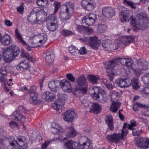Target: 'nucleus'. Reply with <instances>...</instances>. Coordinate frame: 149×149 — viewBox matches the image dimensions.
<instances>
[{
    "mask_svg": "<svg viewBox=\"0 0 149 149\" xmlns=\"http://www.w3.org/2000/svg\"><path fill=\"white\" fill-rule=\"evenodd\" d=\"M75 113L73 111H67L63 114V119L68 122H72L74 117Z\"/></svg>",
    "mask_w": 149,
    "mask_h": 149,
    "instance_id": "16",
    "label": "nucleus"
},
{
    "mask_svg": "<svg viewBox=\"0 0 149 149\" xmlns=\"http://www.w3.org/2000/svg\"><path fill=\"white\" fill-rule=\"evenodd\" d=\"M105 121L110 131H113L114 129V126L112 116L111 115L106 116L105 118Z\"/></svg>",
    "mask_w": 149,
    "mask_h": 149,
    "instance_id": "23",
    "label": "nucleus"
},
{
    "mask_svg": "<svg viewBox=\"0 0 149 149\" xmlns=\"http://www.w3.org/2000/svg\"><path fill=\"white\" fill-rule=\"evenodd\" d=\"M61 33L63 36H67L72 35L74 32L68 30L63 29L61 31Z\"/></svg>",
    "mask_w": 149,
    "mask_h": 149,
    "instance_id": "45",
    "label": "nucleus"
},
{
    "mask_svg": "<svg viewBox=\"0 0 149 149\" xmlns=\"http://www.w3.org/2000/svg\"><path fill=\"white\" fill-rule=\"evenodd\" d=\"M54 13H56L58 10L61 5V3L60 2L55 1L54 3Z\"/></svg>",
    "mask_w": 149,
    "mask_h": 149,
    "instance_id": "55",
    "label": "nucleus"
},
{
    "mask_svg": "<svg viewBox=\"0 0 149 149\" xmlns=\"http://www.w3.org/2000/svg\"><path fill=\"white\" fill-rule=\"evenodd\" d=\"M68 129L69 131L66 134L67 137L68 138H73L77 135L78 132L74 128L70 127Z\"/></svg>",
    "mask_w": 149,
    "mask_h": 149,
    "instance_id": "32",
    "label": "nucleus"
},
{
    "mask_svg": "<svg viewBox=\"0 0 149 149\" xmlns=\"http://www.w3.org/2000/svg\"><path fill=\"white\" fill-rule=\"evenodd\" d=\"M24 3L23 2H22L21 5L17 7V11L20 14H23L24 10Z\"/></svg>",
    "mask_w": 149,
    "mask_h": 149,
    "instance_id": "53",
    "label": "nucleus"
},
{
    "mask_svg": "<svg viewBox=\"0 0 149 149\" xmlns=\"http://www.w3.org/2000/svg\"><path fill=\"white\" fill-rule=\"evenodd\" d=\"M81 4L84 9L88 11L93 10L95 7V3L91 0H82Z\"/></svg>",
    "mask_w": 149,
    "mask_h": 149,
    "instance_id": "11",
    "label": "nucleus"
},
{
    "mask_svg": "<svg viewBox=\"0 0 149 149\" xmlns=\"http://www.w3.org/2000/svg\"><path fill=\"white\" fill-rule=\"evenodd\" d=\"M102 45L104 49L107 51L111 50V48L113 46L112 44H110L107 42L103 43Z\"/></svg>",
    "mask_w": 149,
    "mask_h": 149,
    "instance_id": "46",
    "label": "nucleus"
},
{
    "mask_svg": "<svg viewBox=\"0 0 149 149\" xmlns=\"http://www.w3.org/2000/svg\"><path fill=\"white\" fill-rule=\"evenodd\" d=\"M15 33V36L17 41L24 46H27V43L23 40L22 35L19 32L17 29H16Z\"/></svg>",
    "mask_w": 149,
    "mask_h": 149,
    "instance_id": "27",
    "label": "nucleus"
},
{
    "mask_svg": "<svg viewBox=\"0 0 149 149\" xmlns=\"http://www.w3.org/2000/svg\"><path fill=\"white\" fill-rule=\"evenodd\" d=\"M37 3L39 6H46L49 4L47 0H38Z\"/></svg>",
    "mask_w": 149,
    "mask_h": 149,
    "instance_id": "47",
    "label": "nucleus"
},
{
    "mask_svg": "<svg viewBox=\"0 0 149 149\" xmlns=\"http://www.w3.org/2000/svg\"><path fill=\"white\" fill-rule=\"evenodd\" d=\"M136 63L138 68L141 70H147L148 66V63L143 59H140L137 60Z\"/></svg>",
    "mask_w": 149,
    "mask_h": 149,
    "instance_id": "25",
    "label": "nucleus"
},
{
    "mask_svg": "<svg viewBox=\"0 0 149 149\" xmlns=\"http://www.w3.org/2000/svg\"><path fill=\"white\" fill-rule=\"evenodd\" d=\"M29 94V101L31 103L38 104L41 103V101L38 99V95L36 93H33Z\"/></svg>",
    "mask_w": 149,
    "mask_h": 149,
    "instance_id": "26",
    "label": "nucleus"
},
{
    "mask_svg": "<svg viewBox=\"0 0 149 149\" xmlns=\"http://www.w3.org/2000/svg\"><path fill=\"white\" fill-rule=\"evenodd\" d=\"M88 42L89 46L93 49H97L101 42L100 40H98L96 36L90 37L88 38Z\"/></svg>",
    "mask_w": 149,
    "mask_h": 149,
    "instance_id": "12",
    "label": "nucleus"
},
{
    "mask_svg": "<svg viewBox=\"0 0 149 149\" xmlns=\"http://www.w3.org/2000/svg\"><path fill=\"white\" fill-rule=\"evenodd\" d=\"M86 27L82 25H79L77 27V31L80 32H84L86 30Z\"/></svg>",
    "mask_w": 149,
    "mask_h": 149,
    "instance_id": "60",
    "label": "nucleus"
},
{
    "mask_svg": "<svg viewBox=\"0 0 149 149\" xmlns=\"http://www.w3.org/2000/svg\"><path fill=\"white\" fill-rule=\"evenodd\" d=\"M36 10V8H34L29 15L27 20L29 22H33L34 24L37 23V21H36V20L38 11Z\"/></svg>",
    "mask_w": 149,
    "mask_h": 149,
    "instance_id": "24",
    "label": "nucleus"
},
{
    "mask_svg": "<svg viewBox=\"0 0 149 149\" xmlns=\"http://www.w3.org/2000/svg\"><path fill=\"white\" fill-rule=\"evenodd\" d=\"M93 148V143L89 139L86 142H83L81 146V149H92Z\"/></svg>",
    "mask_w": 149,
    "mask_h": 149,
    "instance_id": "33",
    "label": "nucleus"
},
{
    "mask_svg": "<svg viewBox=\"0 0 149 149\" xmlns=\"http://www.w3.org/2000/svg\"><path fill=\"white\" fill-rule=\"evenodd\" d=\"M36 87L35 85L32 86L29 90L28 92L29 94H31L33 93H36Z\"/></svg>",
    "mask_w": 149,
    "mask_h": 149,
    "instance_id": "62",
    "label": "nucleus"
},
{
    "mask_svg": "<svg viewBox=\"0 0 149 149\" xmlns=\"http://www.w3.org/2000/svg\"><path fill=\"white\" fill-rule=\"evenodd\" d=\"M61 142H64L63 147L67 149H75L77 146V143L73 142L72 140L68 141L66 137L60 140Z\"/></svg>",
    "mask_w": 149,
    "mask_h": 149,
    "instance_id": "14",
    "label": "nucleus"
},
{
    "mask_svg": "<svg viewBox=\"0 0 149 149\" xmlns=\"http://www.w3.org/2000/svg\"><path fill=\"white\" fill-rule=\"evenodd\" d=\"M101 80L102 83L108 89L111 90L113 88V86L111 81H112L110 80V81L106 79H102Z\"/></svg>",
    "mask_w": 149,
    "mask_h": 149,
    "instance_id": "38",
    "label": "nucleus"
},
{
    "mask_svg": "<svg viewBox=\"0 0 149 149\" xmlns=\"http://www.w3.org/2000/svg\"><path fill=\"white\" fill-rule=\"evenodd\" d=\"M99 78L100 77L98 75L91 74L88 75L87 77L88 81L93 84L97 83V81Z\"/></svg>",
    "mask_w": 149,
    "mask_h": 149,
    "instance_id": "35",
    "label": "nucleus"
},
{
    "mask_svg": "<svg viewBox=\"0 0 149 149\" xmlns=\"http://www.w3.org/2000/svg\"><path fill=\"white\" fill-rule=\"evenodd\" d=\"M11 139L14 140L16 143L19 145V147L17 149H27L28 144L26 141V139L25 136H19L17 137V140H15L13 136L10 137Z\"/></svg>",
    "mask_w": 149,
    "mask_h": 149,
    "instance_id": "8",
    "label": "nucleus"
},
{
    "mask_svg": "<svg viewBox=\"0 0 149 149\" xmlns=\"http://www.w3.org/2000/svg\"><path fill=\"white\" fill-rule=\"evenodd\" d=\"M141 70L139 68H138L134 69H133V70L134 74L138 77H139L143 73V72L142 71V70Z\"/></svg>",
    "mask_w": 149,
    "mask_h": 149,
    "instance_id": "50",
    "label": "nucleus"
},
{
    "mask_svg": "<svg viewBox=\"0 0 149 149\" xmlns=\"http://www.w3.org/2000/svg\"><path fill=\"white\" fill-rule=\"evenodd\" d=\"M132 85L134 89L136 90L140 88V86L138 83V80L134 79L133 81L132 80Z\"/></svg>",
    "mask_w": 149,
    "mask_h": 149,
    "instance_id": "43",
    "label": "nucleus"
},
{
    "mask_svg": "<svg viewBox=\"0 0 149 149\" xmlns=\"http://www.w3.org/2000/svg\"><path fill=\"white\" fill-rule=\"evenodd\" d=\"M127 38L129 41L130 43H131L134 41L135 38L134 36H126Z\"/></svg>",
    "mask_w": 149,
    "mask_h": 149,
    "instance_id": "63",
    "label": "nucleus"
},
{
    "mask_svg": "<svg viewBox=\"0 0 149 149\" xmlns=\"http://www.w3.org/2000/svg\"><path fill=\"white\" fill-rule=\"evenodd\" d=\"M59 84V81L52 80L49 83L48 87L52 91L55 92L58 88Z\"/></svg>",
    "mask_w": 149,
    "mask_h": 149,
    "instance_id": "28",
    "label": "nucleus"
},
{
    "mask_svg": "<svg viewBox=\"0 0 149 149\" xmlns=\"http://www.w3.org/2000/svg\"><path fill=\"white\" fill-rule=\"evenodd\" d=\"M124 59H127L125 58L120 57L115 58L112 60L107 61L104 64V68L107 70L106 74L111 81H112L116 75V70L115 69L116 66L120 63L125 65V62Z\"/></svg>",
    "mask_w": 149,
    "mask_h": 149,
    "instance_id": "1",
    "label": "nucleus"
},
{
    "mask_svg": "<svg viewBox=\"0 0 149 149\" xmlns=\"http://www.w3.org/2000/svg\"><path fill=\"white\" fill-rule=\"evenodd\" d=\"M135 22L133 19L130 21V24L132 26L133 31H137L139 29L144 30L149 27V23L146 20L141 21L139 23H135Z\"/></svg>",
    "mask_w": 149,
    "mask_h": 149,
    "instance_id": "5",
    "label": "nucleus"
},
{
    "mask_svg": "<svg viewBox=\"0 0 149 149\" xmlns=\"http://www.w3.org/2000/svg\"><path fill=\"white\" fill-rule=\"evenodd\" d=\"M128 124L127 123H125L123 125V129L122 130V133L121 134V139H123V136H126L128 133L127 128Z\"/></svg>",
    "mask_w": 149,
    "mask_h": 149,
    "instance_id": "41",
    "label": "nucleus"
},
{
    "mask_svg": "<svg viewBox=\"0 0 149 149\" xmlns=\"http://www.w3.org/2000/svg\"><path fill=\"white\" fill-rule=\"evenodd\" d=\"M120 105L121 103L120 102L113 101L110 107V111L113 112H116L120 108Z\"/></svg>",
    "mask_w": 149,
    "mask_h": 149,
    "instance_id": "31",
    "label": "nucleus"
},
{
    "mask_svg": "<svg viewBox=\"0 0 149 149\" xmlns=\"http://www.w3.org/2000/svg\"><path fill=\"white\" fill-rule=\"evenodd\" d=\"M54 12L53 14H50L47 17V20L52 22H57V18Z\"/></svg>",
    "mask_w": 149,
    "mask_h": 149,
    "instance_id": "44",
    "label": "nucleus"
},
{
    "mask_svg": "<svg viewBox=\"0 0 149 149\" xmlns=\"http://www.w3.org/2000/svg\"><path fill=\"white\" fill-rule=\"evenodd\" d=\"M94 93L92 95V97L94 100H100L99 94H101L103 98V102H105L108 99V96L105 90L101 87L94 86L93 87Z\"/></svg>",
    "mask_w": 149,
    "mask_h": 149,
    "instance_id": "4",
    "label": "nucleus"
},
{
    "mask_svg": "<svg viewBox=\"0 0 149 149\" xmlns=\"http://www.w3.org/2000/svg\"><path fill=\"white\" fill-rule=\"evenodd\" d=\"M31 65L28 60L25 59L21 61L17 66V70L19 71L22 72L26 75L30 68Z\"/></svg>",
    "mask_w": 149,
    "mask_h": 149,
    "instance_id": "6",
    "label": "nucleus"
},
{
    "mask_svg": "<svg viewBox=\"0 0 149 149\" xmlns=\"http://www.w3.org/2000/svg\"><path fill=\"white\" fill-rule=\"evenodd\" d=\"M120 19L121 22H125L127 21H129L133 18L132 16L130 15V11L128 10H123L120 12L119 13Z\"/></svg>",
    "mask_w": 149,
    "mask_h": 149,
    "instance_id": "13",
    "label": "nucleus"
},
{
    "mask_svg": "<svg viewBox=\"0 0 149 149\" xmlns=\"http://www.w3.org/2000/svg\"><path fill=\"white\" fill-rule=\"evenodd\" d=\"M77 51L81 55L85 54H86L87 51L84 47H81L79 50L78 49Z\"/></svg>",
    "mask_w": 149,
    "mask_h": 149,
    "instance_id": "59",
    "label": "nucleus"
},
{
    "mask_svg": "<svg viewBox=\"0 0 149 149\" xmlns=\"http://www.w3.org/2000/svg\"><path fill=\"white\" fill-rule=\"evenodd\" d=\"M68 50L70 53L72 55H75L77 54L76 51H77L78 49L73 45H71L68 48Z\"/></svg>",
    "mask_w": 149,
    "mask_h": 149,
    "instance_id": "48",
    "label": "nucleus"
},
{
    "mask_svg": "<svg viewBox=\"0 0 149 149\" xmlns=\"http://www.w3.org/2000/svg\"><path fill=\"white\" fill-rule=\"evenodd\" d=\"M120 137L121 135L120 134L115 133L112 134L107 135L106 138L111 143H118L119 142Z\"/></svg>",
    "mask_w": 149,
    "mask_h": 149,
    "instance_id": "20",
    "label": "nucleus"
},
{
    "mask_svg": "<svg viewBox=\"0 0 149 149\" xmlns=\"http://www.w3.org/2000/svg\"><path fill=\"white\" fill-rule=\"evenodd\" d=\"M97 17L95 14H90L82 18V22L88 26L92 25L96 21Z\"/></svg>",
    "mask_w": 149,
    "mask_h": 149,
    "instance_id": "10",
    "label": "nucleus"
},
{
    "mask_svg": "<svg viewBox=\"0 0 149 149\" xmlns=\"http://www.w3.org/2000/svg\"><path fill=\"white\" fill-rule=\"evenodd\" d=\"M110 95L111 96V100L113 102L114 100H117L120 96V93L114 90H111L110 91Z\"/></svg>",
    "mask_w": 149,
    "mask_h": 149,
    "instance_id": "37",
    "label": "nucleus"
},
{
    "mask_svg": "<svg viewBox=\"0 0 149 149\" xmlns=\"http://www.w3.org/2000/svg\"><path fill=\"white\" fill-rule=\"evenodd\" d=\"M11 116L13 119L17 120L19 123H24L25 121V117L19 114L18 111H15L12 115Z\"/></svg>",
    "mask_w": 149,
    "mask_h": 149,
    "instance_id": "22",
    "label": "nucleus"
},
{
    "mask_svg": "<svg viewBox=\"0 0 149 149\" xmlns=\"http://www.w3.org/2000/svg\"><path fill=\"white\" fill-rule=\"evenodd\" d=\"M121 39L122 40L123 44L124 46H127L130 44L129 40H128L126 36L123 37Z\"/></svg>",
    "mask_w": 149,
    "mask_h": 149,
    "instance_id": "54",
    "label": "nucleus"
},
{
    "mask_svg": "<svg viewBox=\"0 0 149 149\" xmlns=\"http://www.w3.org/2000/svg\"><path fill=\"white\" fill-rule=\"evenodd\" d=\"M102 109L101 105L97 103H93L89 108V111L97 115L100 113Z\"/></svg>",
    "mask_w": 149,
    "mask_h": 149,
    "instance_id": "19",
    "label": "nucleus"
},
{
    "mask_svg": "<svg viewBox=\"0 0 149 149\" xmlns=\"http://www.w3.org/2000/svg\"><path fill=\"white\" fill-rule=\"evenodd\" d=\"M115 11L110 7H107L103 8L102 13L103 15L107 18H111L115 15Z\"/></svg>",
    "mask_w": 149,
    "mask_h": 149,
    "instance_id": "18",
    "label": "nucleus"
},
{
    "mask_svg": "<svg viewBox=\"0 0 149 149\" xmlns=\"http://www.w3.org/2000/svg\"><path fill=\"white\" fill-rule=\"evenodd\" d=\"M107 30L105 25L101 24L99 25L97 30L100 33H102Z\"/></svg>",
    "mask_w": 149,
    "mask_h": 149,
    "instance_id": "49",
    "label": "nucleus"
},
{
    "mask_svg": "<svg viewBox=\"0 0 149 149\" xmlns=\"http://www.w3.org/2000/svg\"><path fill=\"white\" fill-rule=\"evenodd\" d=\"M67 78L70 81L74 82L75 80V77L71 73H68L66 74Z\"/></svg>",
    "mask_w": 149,
    "mask_h": 149,
    "instance_id": "56",
    "label": "nucleus"
},
{
    "mask_svg": "<svg viewBox=\"0 0 149 149\" xmlns=\"http://www.w3.org/2000/svg\"><path fill=\"white\" fill-rule=\"evenodd\" d=\"M137 18L136 20L134 18H132L130 21H131L132 19L135 21V23H139L140 22H141L143 20H146L147 18L146 14L144 12H141L138 15H137Z\"/></svg>",
    "mask_w": 149,
    "mask_h": 149,
    "instance_id": "29",
    "label": "nucleus"
},
{
    "mask_svg": "<svg viewBox=\"0 0 149 149\" xmlns=\"http://www.w3.org/2000/svg\"><path fill=\"white\" fill-rule=\"evenodd\" d=\"M115 46L116 47L117 49L118 48H122L125 46L123 44L122 39L120 40H118L116 41L115 44Z\"/></svg>",
    "mask_w": 149,
    "mask_h": 149,
    "instance_id": "51",
    "label": "nucleus"
},
{
    "mask_svg": "<svg viewBox=\"0 0 149 149\" xmlns=\"http://www.w3.org/2000/svg\"><path fill=\"white\" fill-rule=\"evenodd\" d=\"M123 3L125 5L130 6L133 8H135L134 6L133 3L127 0H124Z\"/></svg>",
    "mask_w": 149,
    "mask_h": 149,
    "instance_id": "61",
    "label": "nucleus"
},
{
    "mask_svg": "<svg viewBox=\"0 0 149 149\" xmlns=\"http://www.w3.org/2000/svg\"><path fill=\"white\" fill-rule=\"evenodd\" d=\"M54 58V55L53 53L49 52L46 53L45 60L46 62L49 63H51L53 61Z\"/></svg>",
    "mask_w": 149,
    "mask_h": 149,
    "instance_id": "36",
    "label": "nucleus"
},
{
    "mask_svg": "<svg viewBox=\"0 0 149 149\" xmlns=\"http://www.w3.org/2000/svg\"><path fill=\"white\" fill-rule=\"evenodd\" d=\"M136 145L140 148L147 149L149 148V139L141 138L138 139Z\"/></svg>",
    "mask_w": 149,
    "mask_h": 149,
    "instance_id": "15",
    "label": "nucleus"
},
{
    "mask_svg": "<svg viewBox=\"0 0 149 149\" xmlns=\"http://www.w3.org/2000/svg\"><path fill=\"white\" fill-rule=\"evenodd\" d=\"M125 62V65L127 66L129 68L131 67L132 65V60L130 59H124Z\"/></svg>",
    "mask_w": 149,
    "mask_h": 149,
    "instance_id": "57",
    "label": "nucleus"
},
{
    "mask_svg": "<svg viewBox=\"0 0 149 149\" xmlns=\"http://www.w3.org/2000/svg\"><path fill=\"white\" fill-rule=\"evenodd\" d=\"M11 38L9 35L6 34L2 36V38L1 42V44L4 45H8L10 43Z\"/></svg>",
    "mask_w": 149,
    "mask_h": 149,
    "instance_id": "30",
    "label": "nucleus"
},
{
    "mask_svg": "<svg viewBox=\"0 0 149 149\" xmlns=\"http://www.w3.org/2000/svg\"><path fill=\"white\" fill-rule=\"evenodd\" d=\"M56 97V95L53 93L48 91L44 92L42 96V98L47 102L54 101Z\"/></svg>",
    "mask_w": 149,
    "mask_h": 149,
    "instance_id": "21",
    "label": "nucleus"
},
{
    "mask_svg": "<svg viewBox=\"0 0 149 149\" xmlns=\"http://www.w3.org/2000/svg\"><path fill=\"white\" fill-rule=\"evenodd\" d=\"M64 104L63 103L61 105L59 102L58 103H55L53 106L54 109L56 110L59 113H61L64 109Z\"/></svg>",
    "mask_w": 149,
    "mask_h": 149,
    "instance_id": "40",
    "label": "nucleus"
},
{
    "mask_svg": "<svg viewBox=\"0 0 149 149\" xmlns=\"http://www.w3.org/2000/svg\"><path fill=\"white\" fill-rule=\"evenodd\" d=\"M58 25L57 22H49L47 24V27L49 31H54L58 28Z\"/></svg>",
    "mask_w": 149,
    "mask_h": 149,
    "instance_id": "34",
    "label": "nucleus"
},
{
    "mask_svg": "<svg viewBox=\"0 0 149 149\" xmlns=\"http://www.w3.org/2000/svg\"><path fill=\"white\" fill-rule=\"evenodd\" d=\"M31 44H32L33 43V44L35 45L33 46H32L33 47H37L39 46L40 45H38L39 43H40V44H43L45 43H43V40L42 39L39 40L38 41L36 42H31Z\"/></svg>",
    "mask_w": 149,
    "mask_h": 149,
    "instance_id": "58",
    "label": "nucleus"
},
{
    "mask_svg": "<svg viewBox=\"0 0 149 149\" xmlns=\"http://www.w3.org/2000/svg\"><path fill=\"white\" fill-rule=\"evenodd\" d=\"M139 91L141 93H142L143 94L144 93L146 94H149V87H144L143 88H141Z\"/></svg>",
    "mask_w": 149,
    "mask_h": 149,
    "instance_id": "52",
    "label": "nucleus"
},
{
    "mask_svg": "<svg viewBox=\"0 0 149 149\" xmlns=\"http://www.w3.org/2000/svg\"><path fill=\"white\" fill-rule=\"evenodd\" d=\"M20 52L19 48L14 45L9 47L3 51V56L4 61L6 62H10L17 56Z\"/></svg>",
    "mask_w": 149,
    "mask_h": 149,
    "instance_id": "3",
    "label": "nucleus"
},
{
    "mask_svg": "<svg viewBox=\"0 0 149 149\" xmlns=\"http://www.w3.org/2000/svg\"><path fill=\"white\" fill-rule=\"evenodd\" d=\"M142 79L145 84L149 86V73H145L142 77Z\"/></svg>",
    "mask_w": 149,
    "mask_h": 149,
    "instance_id": "42",
    "label": "nucleus"
},
{
    "mask_svg": "<svg viewBox=\"0 0 149 149\" xmlns=\"http://www.w3.org/2000/svg\"><path fill=\"white\" fill-rule=\"evenodd\" d=\"M74 8V4L70 2H67L61 8L59 17L61 20L65 21L71 17Z\"/></svg>",
    "mask_w": 149,
    "mask_h": 149,
    "instance_id": "2",
    "label": "nucleus"
},
{
    "mask_svg": "<svg viewBox=\"0 0 149 149\" xmlns=\"http://www.w3.org/2000/svg\"><path fill=\"white\" fill-rule=\"evenodd\" d=\"M60 85L63 91L66 92L71 91L72 87L69 81L65 80H62L60 83Z\"/></svg>",
    "mask_w": 149,
    "mask_h": 149,
    "instance_id": "17",
    "label": "nucleus"
},
{
    "mask_svg": "<svg viewBox=\"0 0 149 149\" xmlns=\"http://www.w3.org/2000/svg\"><path fill=\"white\" fill-rule=\"evenodd\" d=\"M132 83V79L129 78H118L115 81V83L117 86L120 88L128 87Z\"/></svg>",
    "mask_w": 149,
    "mask_h": 149,
    "instance_id": "9",
    "label": "nucleus"
},
{
    "mask_svg": "<svg viewBox=\"0 0 149 149\" xmlns=\"http://www.w3.org/2000/svg\"><path fill=\"white\" fill-rule=\"evenodd\" d=\"M75 83L76 88L77 90L83 91L87 86L86 78L84 75H81L77 78Z\"/></svg>",
    "mask_w": 149,
    "mask_h": 149,
    "instance_id": "7",
    "label": "nucleus"
},
{
    "mask_svg": "<svg viewBox=\"0 0 149 149\" xmlns=\"http://www.w3.org/2000/svg\"><path fill=\"white\" fill-rule=\"evenodd\" d=\"M9 126L11 127H14L17 126V123L14 121H11L9 123Z\"/></svg>",
    "mask_w": 149,
    "mask_h": 149,
    "instance_id": "64",
    "label": "nucleus"
},
{
    "mask_svg": "<svg viewBox=\"0 0 149 149\" xmlns=\"http://www.w3.org/2000/svg\"><path fill=\"white\" fill-rule=\"evenodd\" d=\"M148 107V106H147L145 105L136 102L134 103L133 109L135 111H139L140 108L146 109Z\"/></svg>",
    "mask_w": 149,
    "mask_h": 149,
    "instance_id": "39",
    "label": "nucleus"
}]
</instances>
